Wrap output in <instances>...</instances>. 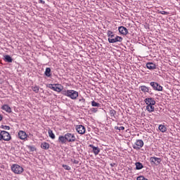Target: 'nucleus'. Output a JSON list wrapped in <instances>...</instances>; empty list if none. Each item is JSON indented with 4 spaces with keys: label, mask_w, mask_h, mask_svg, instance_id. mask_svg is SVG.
Instances as JSON below:
<instances>
[{
    "label": "nucleus",
    "mask_w": 180,
    "mask_h": 180,
    "mask_svg": "<svg viewBox=\"0 0 180 180\" xmlns=\"http://www.w3.org/2000/svg\"><path fill=\"white\" fill-rule=\"evenodd\" d=\"M145 103L148 105H155V100L153 98H146L144 100Z\"/></svg>",
    "instance_id": "2eb2a0df"
},
{
    "label": "nucleus",
    "mask_w": 180,
    "mask_h": 180,
    "mask_svg": "<svg viewBox=\"0 0 180 180\" xmlns=\"http://www.w3.org/2000/svg\"><path fill=\"white\" fill-rule=\"evenodd\" d=\"M118 30H119V32L121 34H123L124 36H126V34H127V33H129V30H127V28H126L124 26L119 27Z\"/></svg>",
    "instance_id": "f8f14e48"
},
{
    "label": "nucleus",
    "mask_w": 180,
    "mask_h": 180,
    "mask_svg": "<svg viewBox=\"0 0 180 180\" xmlns=\"http://www.w3.org/2000/svg\"><path fill=\"white\" fill-rule=\"evenodd\" d=\"M39 4H42L43 5H44V4H46V1L43 0H39Z\"/></svg>",
    "instance_id": "e433bc0d"
},
{
    "label": "nucleus",
    "mask_w": 180,
    "mask_h": 180,
    "mask_svg": "<svg viewBox=\"0 0 180 180\" xmlns=\"http://www.w3.org/2000/svg\"><path fill=\"white\" fill-rule=\"evenodd\" d=\"M65 137L66 138V141H68V143H74L77 140L75 135L70 132L66 133Z\"/></svg>",
    "instance_id": "20e7f679"
},
{
    "label": "nucleus",
    "mask_w": 180,
    "mask_h": 180,
    "mask_svg": "<svg viewBox=\"0 0 180 180\" xmlns=\"http://www.w3.org/2000/svg\"><path fill=\"white\" fill-rule=\"evenodd\" d=\"M1 128L4 129V130H11V127L7 125H1Z\"/></svg>",
    "instance_id": "7c9ffc66"
},
{
    "label": "nucleus",
    "mask_w": 180,
    "mask_h": 180,
    "mask_svg": "<svg viewBox=\"0 0 180 180\" xmlns=\"http://www.w3.org/2000/svg\"><path fill=\"white\" fill-rule=\"evenodd\" d=\"M59 144H67V139L65 136H60L58 139Z\"/></svg>",
    "instance_id": "dca6fc26"
},
{
    "label": "nucleus",
    "mask_w": 180,
    "mask_h": 180,
    "mask_svg": "<svg viewBox=\"0 0 180 180\" xmlns=\"http://www.w3.org/2000/svg\"><path fill=\"white\" fill-rule=\"evenodd\" d=\"M110 115L111 117H114L115 119H116V110L110 108Z\"/></svg>",
    "instance_id": "393cba45"
},
{
    "label": "nucleus",
    "mask_w": 180,
    "mask_h": 180,
    "mask_svg": "<svg viewBox=\"0 0 180 180\" xmlns=\"http://www.w3.org/2000/svg\"><path fill=\"white\" fill-rule=\"evenodd\" d=\"M2 140V132H0V141Z\"/></svg>",
    "instance_id": "a19ab883"
},
{
    "label": "nucleus",
    "mask_w": 180,
    "mask_h": 180,
    "mask_svg": "<svg viewBox=\"0 0 180 180\" xmlns=\"http://www.w3.org/2000/svg\"><path fill=\"white\" fill-rule=\"evenodd\" d=\"M91 112L93 113H96V112H98V108H91Z\"/></svg>",
    "instance_id": "473e14b6"
},
{
    "label": "nucleus",
    "mask_w": 180,
    "mask_h": 180,
    "mask_svg": "<svg viewBox=\"0 0 180 180\" xmlns=\"http://www.w3.org/2000/svg\"><path fill=\"white\" fill-rule=\"evenodd\" d=\"M159 13H161L162 15H169V13L167 11H160Z\"/></svg>",
    "instance_id": "f704fd0d"
},
{
    "label": "nucleus",
    "mask_w": 180,
    "mask_h": 180,
    "mask_svg": "<svg viewBox=\"0 0 180 180\" xmlns=\"http://www.w3.org/2000/svg\"><path fill=\"white\" fill-rule=\"evenodd\" d=\"M123 41V37L117 36V34H115L114 37L108 39V42L109 43H117V42H121Z\"/></svg>",
    "instance_id": "423d86ee"
},
{
    "label": "nucleus",
    "mask_w": 180,
    "mask_h": 180,
    "mask_svg": "<svg viewBox=\"0 0 180 180\" xmlns=\"http://www.w3.org/2000/svg\"><path fill=\"white\" fill-rule=\"evenodd\" d=\"M18 137L20 140H27V134L24 131H19L18 132Z\"/></svg>",
    "instance_id": "ddd939ff"
},
{
    "label": "nucleus",
    "mask_w": 180,
    "mask_h": 180,
    "mask_svg": "<svg viewBox=\"0 0 180 180\" xmlns=\"http://www.w3.org/2000/svg\"><path fill=\"white\" fill-rule=\"evenodd\" d=\"M150 85L152 86L154 91H161L163 89L162 86L160 85V84L155 82H151Z\"/></svg>",
    "instance_id": "39448f33"
},
{
    "label": "nucleus",
    "mask_w": 180,
    "mask_h": 180,
    "mask_svg": "<svg viewBox=\"0 0 180 180\" xmlns=\"http://www.w3.org/2000/svg\"><path fill=\"white\" fill-rule=\"evenodd\" d=\"M154 105H148L146 106V110H148V112H149V113H151V112H154Z\"/></svg>",
    "instance_id": "5701e85b"
},
{
    "label": "nucleus",
    "mask_w": 180,
    "mask_h": 180,
    "mask_svg": "<svg viewBox=\"0 0 180 180\" xmlns=\"http://www.w3.org/2000/svg\"><path fill=\"white\" fill-rule=\"evenodd\" d=\"M11 171L14 172V174H20L23 172V167L19 165L14 164L11 166Z\"/></svg>",
    "instance_id": "7ed1b4c3"
},
{
    "label": "nucleus",
    "mask_w": 180,
    "mask_h": 180,
    "mask_svg": "<svg viewBox=\"0 0 180 180\" xmlns=\"http://www.w3.org/2000/svg\"><path fill=\"white\" fill-rule=\"evenodd\" d=\"M110 167H113L115 165H116V163H110Z\"/></svg>",
    "instance_id": "58836bf2"
},
{
    "label": "nucleus",
    "mask_w": 180,
    "mask_h": 180,
    "mask_svg": "<svg viewBox=\"0 0 180 180\" xmlns=\"http://www.w3.org/2000/svg\"><path fill=\"white\" fill-rule=\"evenodd\" d=\"M135 165H136V169H137V170L143 169V168H144L143 163H141L140 162H136L135 163Z\"/></svg>",
    "instance_id": "4be33fe9"
},
{
    "label": "nucleus",
    "mask_w": 180,
    "mask_h": 180,
    "mask_svg": "<svg viewBox=\"0 0 180 180\" xmlns=\"http://www.w3.org/2000/svg\"><path fill=\"white\" fill-rule=\"evenodd\" d=\"M71 162H73V164H79V161L77 160H73V159H71Z\"/></svg>",
    "instance_id": "72a5a7b5"
},
{
    "label": "nucleus",
    "mask_w": 180,
    "mask_h": 180,
    "mask_svg": "<svg viewBox=\"0 0 180 180\" xmlns=\"http://www.w3.org/2000/svg\"><path fill=\"white\" fill-rule=\"evenodd\" d=\"M146 68L153 71V70H157V65L153 63L148 62L146 63Z\"/></svg>",
    "instance_id": "4468645a"
},
{
    "label": "nucleus",
    "mask_w": 180,
    "mask_h": 180,
    "mask_svg": "<svg viewBox=\"0 0 180 180\" xmlns=\"http://www.w3.org/2000/svg\"><path fill=\"white\" fill-rule=\"evenodd\" d=\"M1 137L4 141H9L11 140V134L6 131H1Z\"/></svg>",
    "instance_id": "1a4fd4ad"
},
{
    "label": "nucleus",
    "mask_w": 180,
    "mask_h": 180,
    "mask_svg": "<svg viewBox=\"0 0 180 180\" xmlns=\"http://www.w3.org/2000/svg\"><path fill=\"white\" fill-rule=\"evenodd\" d=\"M159 130L162 131V133H165L167 131V127L165 125L160 124L158 127Z\"/></svg>",
    "instance_id": "a878e982"
},
{
    "label": "nucleus",
    "mask_w": 180,
    "mask_h": 180,
    "mask_svg": "<svg viewBox=\"0 0 180 180\" xmlns=\"http://www.w3.org/2000/svg\"><path fill=\"white\" fill-rule=\"evenodd\" d=\"M91 106L94 108H101V103L96 102L95 101H91Z\"/></svg>",
    "instance_id": "cd10ccee"
},
{
    "label": "nucleus",
    "mask_w": 180,
    "mask_h": 180,
    "mask_svg": "<svg viewBox=\"0 0 180 180\" xmlns=\"http://www.w3.org/2000/svg\"><path fill=\"white\" fill-rule=\"evenodd\" d=\"M89 147H91V148H92V152L94 153V155H98V154L101 153V148H99V147H96L92 144H90Z\"/></svg>",
    "instance_id": "9b49d317"
},
{
    "label": "nucleus",
    "mask_w": 180,
    "mask_h": 180,
    "mask_svg": "<svg viewBox=\"0 0 180 180\" xmlns=\"http://www.w3.org/2000/svg\"><path fill=\"white\" fill-rule=\"evenodd\" d=\"M136 146H134V150H140V148H143L144 146V141L141 139L136 140L135 143Z\"/></svg>",
    "instance_id": "6e6552de"
},
{
    "label": "nucleus",
    "mask_w": 180,
    "mask_h": 180,
    "mask_svg": "<svg viewBox=\"0 0 180 180\" xmlns=\"http://www.w3.org/2000/svg\"><path fill=\"white\" fill-rule=\"evenodd\" d=\"M4 60L6 63H12L13 61V59L12 58V57H11V56L9 55H6L4 56Z\"/></svg>",
    "instance_id": "aec40b11"
},
{
    "label": "nucleus",
    "mask_w": 180,
    "mask_h": 180,
    "mask_svg": "<svg viewBox=\"0 0 180 180\" xmlns=\"http://www.w3.org/2000/svg\"><path fill=\"white\" fill-rule=\"evenodd\" d=\"M47 87L50 89H52V91H55L56 92H61L63 94V89H64V86L63 85L59 84H49L47 85Z\"/></svg>",
    "instance_id": "f03ea898"
},
{
    "label": "nucleus",
    "mask_w": 180,
    "mask_h": 180,
    "mask_svg": "<svg viewBox=\"0 0 180 180\" xmlns=\"http://www.w3.org/2000/svg\"><path fill=\"white\" fill-rule=\"evenodd\" d=\"M76 131L79 133V134H85V127L84 125H77L76 126Z\"/></svg>",
    "instance_id": "9d476101"
},
{
    "label": "nucleus",
    "mask_w": 180,
    "mask_h": 180,
    "mask_svg": "<svg viewBox=\"0 0 180 180\" xmlns=\"http://www.w3.org/2000/svg\"><path fill=\"white\" fill-rule=\"evenodd\" d=\"M150 161L151 165H160L161 164V158L157 157H151L150 158Z\"/></svg>",
    "instance_id": "0eeeda50"
},
{
    "label": "nucleus",
    "mask_w": 180,
    "mask_h": 180,
    "mask_svg": "<svg viewBox=\"0 0 180 180\" xmlns=\"http://www.w3.org/2000/svg\"><path fill=\"white\" fill-rule=\"evenodd\" d=\"M107 36L108 37V39H112V37H115V33L110 30H108L107 32Z\"/></svg>",
    "instance_id": "bb28decb"
},
{
    "label": "nucleus",
    "mask_w": 180,
    "mask_h": 180,
    "mask_svg": "<svg viewBox=\"0 0 180 180\" xmlns=\"http://www.w3.org/2000/svg\"><path fill=\"white\" fill-rule=\"evenodd\" d=\"M115 130H119L120 131V127H115Z\"/></svg>",
    "instance_id": "4c0bfd02"
},
{
    "label": "nucleus",
    "mask_w": 180,
    "mask_h": 180,
    "mask_svg": "<svg viewBox=\"0 0 180 180\" xmlns=\"http://www.w3.org/2000/svg\"><path fill=\"white\" fill-rule=\"evenodd\" d=\"M1 109L7 112V113H12V108L8 104L2 105Z\"/></svg>",
    "instance_id": "f3484780"
},
{
    "label": "nucleus",
    "mask_w": 180,
    "mask_h": 180,
    "mask_svg": "<svg viewBox=\"0 0 180 180\" xmlns=\"http://www.w3.org/2000/svg\"><path fill=\"white\" fill-rule=\"evenodd\" d=\"M32 89L34 92H35V94H39V86L35 85L34 86H32Z\"/></svg>",
    "instance_id": "c85d7f7f"
},
{
    "label": "nucleus",
    "mask_w": 180,
    "mask_h": 180,
    "mask_svg": "<svg viewBox=\"0 0 180 180\" xmlns=\"http://www.w3.org/2000/svg\"><path fill=\"white\" fill-rule=\"evenodd\" d=\"M44 75L50 78L51 77V69L50 68H46L44 72Z\"/></svg>",
    "instance_id": "412c9836"
},
{
    "label": "nucleus",
    "mask_w": 180,
    "mask_h": 180,
    "mask_svg": "<svg viewBox=\"0 0 180 180\" xmlns=\"http://www.w3.org/2000/svg\"><path fill=\"white\" fill-rule=\"evenodd\" d=\"M2 120V115H0V122Z\"/></svg>",
    "instance_id": "79ce46f5"
},
{
    "label": "nucleus",
    "mask_w": 180,
    "mask_h": 180,
    "mask_svg": "<svg viewBox=\"0 0 180 180\" xmlns=\"http://www.w3.org/2000/svg\"><path fill=\"white\" fill-rule=\"evenodd\" d=\"M48 134H49L50 139H51L52 140H54V139H56V135L54 134V133H53V130L49 129L48 130Z\"/></svg>",
    "instance_id": "b1692460"
},
{
    "label": "nucleus",
    "mask_w": 180,
    "mask_h": 180,
    "mask_svg": "<svg viewBox=\"0 0 180 180\" xmlns=\"http://www.w3.org/2000/svg\"><path fill=\"white\" fill-rule=\"evenodd\" d=\"M140 91H142V92H143L144 94L147 93L150 94V92H151V91H150V87H148L147 86H141L139 87Z\"/></svg>",
    "instance_id": "a211bd4d"
},
{
    "label": "nucleus",
    "mask_w": 180,
    "mask_h": 180,
    "mask_svg": "<svg viewBox=\"0 0 180 180\" xmlns=\"http://www.w3.org/2000/svg\"><path fill=\"white\" fill-rule=\"evenodd\" d=\"M120 130H124V127H120Z\"/></svg>",
    "instance_id": "ea45409f"
},
{
    "label": "nucleus",
    "mask_w": 180,
    "mask_h": 180,
    "mask_svg": "<svg viewBox=\"0 0 180 180\" xmlns=\"http://www.w3.org/2000/svg\"><path fill=\"white\" fill-rule=\"evenodd\" d=\"M41 148L43 150H49V148H50V144L47 142H43L41 144Z\"/></svg>",
    "instance_id": "6ab92c4d"
},
{
    "label": "nucleus",
    "mask_w": 180,
    "mask_h": 180,
    "mask_svg": "<svg viewBox=\"0 0 180 180\" xmlns=\"http://www.w3.org/2000/svg\"><path fill=\"white\" fill-rule=\"evenodd\" d=\"M79 101V102H82L83 105H85V98H82Z\"/></svg>",
    "instance_id": "c9c22d12"
},
{
    "label": "nucleus",
    "mask_w": 180,
    "mask_h": 180,
    "mask_svg": "<svg viewBox=\"0 0 180 180\" xmlns=\"http://www.w3.org/2000/svg\"><path fill=\"white\" fill-rule=\"evenodd\" d=\"M62 95L64 96H68V98H70V99L75 100L79 96L78 91L75 90H63L62 91Z\"/></svg>",
    "instance_id": "f257e3e1"
},
{
    "label": "nucleus",
    "mask_w": 180,
    "mask_h": 180,
    "mask_svg": "<svg viewBox=\"0 0 180 180\" xmlns=\"http://www.w3.org/2000/svg\"><path fill=\"white\" fill-rule=\"evenodd\" d=\"M28 148L30 150V151H36V148L34 146H29Z\"/></svg>",
    "instance_id": "2f4dec72"
},
{
    "label": "nucleus",
    "mask_w": 180,
    "mask_h": 180,
    "mask_svg": "<svg viewBox=\"0 0 180 180\" xmlns=\"http://www.w3.org/2000/svg\"><path fill=\"white\" fill-rule=\"evenodd\" d=\"M62 167L64 168V169H66V171H71V167L67 165H63Z\"/></svg>",
    "instance_id": "c756f323"
}]
</instances>
